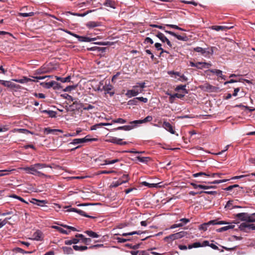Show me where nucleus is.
<instances>
[{"instance_id":"nucleus-1","label":"nucleus","mask_w":255,"mask_h":255,"mask_svg":"<svg viewBox=\"0 0 255 255\" xmlns=\"http://www.w3.org/2000/svg\"><path fill=\"white\" fill-rule=\"evenodd\" d=\"M45 167H50L52 168V166L50 165H48L45 163H37L31 165L29 167H24L22 169L28 174H31L40 177H48V176L38 170Z\"/></svg>"},{"instance_id":"nucleus-2","label":"nucleus","mask_w":255,"mask_h":255,"mask_svg":"<svg viewBox=\"0 0 255 255\" xmlns=\"http://www.w3.org/2000/svg\"><path fill=\"white\" fill-rule=\"evenodd\" d=\"M150 26L152 27H156L159 29L163 30L165 31V32L166 33H168V34H170L171 35L175 37L178 40L186 41L188 39V37H187V36L185 34H183V35L177 34L176 33H175L174 32H172L171 31H168V30H166L165 29V27L163 26L162 25H157V24H150Z\"/></svg>"},{"instance_id":"nucleus-3","label":"nucleus","mask_w":255,"mask_h":255,"mask_svg":"<svg viewBox=\"0 0 255 255\" xmlns=\"http://www.w3.org/2000/svg\"><path fill=\"white\" fill-rule=\"evenodd\" d=\"M186 235H187V233L186 232L181 231L165 237L164 238V241L167 242H172L174 240L181 239L185 236Z\"/></svg>"},{"instance_id":"nucleus-4","label":"nucleus","mask_w":255,"mask_h":255,"mask_svg":"<svg viewBox=\"0 0 255 255\" xmlns=\"http://www.w3.org/2000/svg\"><path fill=\"white\" fill-rule=\"evenodd\" d=\"M66 32L67 33H68L69 34L78 38V40L80 42H91V41H95V40H97V38L98 37H95V38H90L88 37L80 36V35H79L77 34H75L74 33H73L70 31L66 30Z\"/></svg>"},{"instance_id":"nucleus-5","label":"nucleus","mask_w":255,"mask_h":255,"mask_svg":"<svg viewBox=\"0 0 255 255\" xmlns=\"http://www.w3.org/2000/svg\"><path fill=\"white\" fill-rule=\"evenodd\" d=\"M226 223L224 221H218L217 220H214L209 221L207 223H204L202 225H201L199 227V229L200 230H203L204 231H205L207 230V227L209 225H222V224H226Z\"/></svg>"},{"instance_id":"nucleus-6","label":"nucleus","mask_w":255,"mask_h":255,"mask_svg":"<svg viewBox=\"0 0 255 255\" xmlns=\"http://www.w3.org/2000/svg\"><path fill=\"white\" fill-rule=\"evenodd\" d=\"M97 140V138H90V135H88L86 136L84 138H75L71 142H70V144H82L83 143H85L88 141H96Z\"/></svg>"},{"instance_id":"nucleus-7","label":"nucleus","mask_w":255,"mask_h":255,"mask_svg":"<svg viewBox=\"0 0 255 255\" xmlns=\"http://www.w3.org/2000/svg\"><path fill=\"white\" fill-rule=\"evenodd\" d=\"M193 50L195 52L200 53L203 56L206 57H209L210 55H212L213 53L212 48L210 50H207L205 48L200 47H196L194 48Z\"/></svg>"},{"instance_id":"nucleus-8","label":"nucleus","mask_w":255,"mask_h":255,"mask_svg":"<svg viewBox=\"0 0 255 255\" xmlns=\"http://www.w3.org/2000/svg\"><path fill=\"white\" fill-rule=\"evenodd\" d=\"M222 175V173H212L209 171H207L205 172H199L196 173H194L193 174V177H198L199 176H206V177H215V176H218L221 177V175Z\"/></svg>"},{"instance_id":"nucleus-9","label":"nucleus","mask_w":255,"mask_h":255,"mask_svg":"<svg viewBox=\"0 0 255 255\" xmlns=\"http://www.w3.org/2000/svg\"><path fill=\"white\" fill-rule=\"evenodd\" d=\"M0 83L5 87L11 89H19L21 88V86L19 85L13 83L9 81L0 80Z\"/></svg>"},{"instance_id":"nucleus-10","label":"nucleus","mask_w":255,"mask_h":255,"mask_svg":"<svg viewBox=\"0 0 255 255\" xmlns=\"http://www.w3.org/2000/svg\"><path fill=\"white\" fill-rule=\"evenodd\" d=\"M122 139L118 138L115 137H110L109 138L107 139L106 141L108 142H111L115 144H117L120 145H126L128 142L126 141H123Z\"/></svg>"},{"instance_id":"nucleus-11","label":"nucleus","mask_w":255,"mask_h":255,"mask_svg":"<svg viewBox=\"0 0 255 255\" xmlns=\"http://www.w3.org/2000/svg\"><path fill=\"white\" fill-rule=\"evenodd\" d=\"M67 211L68 212H76V213H77L78 214H79V215H81L82 216H84V217H87V218H91V219H94L95 218L94 216H90V215H87L83 210H80V209H76V208H71L67 210Z\"/></svg>"},{"instance_id":"nucleus-12","label":"nucleus","mask_w":255,"mask_h":255,"mask_svg":"<svg viewBox=\"0 0 255 255\" xmlns=\"http://www.w3.org/2000/svg\"><path fill=\"white\" fill-rule=\"evenodd\" d=\"M73 102V104L69 106V108H70L71 111H74L75 110H79L83 107V104L80 103L78 99H75V100Z\"/></svg>"},{"instance_id":"nucleus-13","label":"nucleus","mask_w":255,"mask_h":255,"mask_svg":"<svg viewBox=\"0 0 255 255\" xmlns=\"http://www.w3.org/2000/svg\"><path fill=\"white\" fill-rule=\"evenodd\" d=\"M43 238L44 236L42 232L39 230H37L33 233L32 238L31 239L36 241H41L43 240Z\"/></svg>"},{"instance_id":"nucleus-14","label":"nucleus","mask_w":255,"mask_h":255,"mask_svg":"<svg viewBox=\"0 0 255 255\" xmlns=\"http://www.w3.org/2000/svg\"><path fill=\"white\" fill-rule=\"evenodd\" d=\"M152 117L151 116H148L143 120H135L130 122V124H142L147 122H149L152 120Z\"/></svg>"},{"instance_id":"nucleus-15","label":"nucleus","mask_w":255,"mask_h":255,"mask_svg":"<svg viewBox=\"0 0 255 255\" xmlns=\"http://www.w3.org/2000/svg\"><path fill=\"white\" fill-rule=\"evenodd\" d=\"M203 89L204 91L208 92H216L217 88L213 86L208 83H206L203 86Z\"/></svg>"},{"instance_id":"nucleus-16","label":"nucleus","mask_w":255,"mask_h":255,"mask_svg":"<svg viewBox=\"0 0 255 255\" xmlns=\"http://www.w3.org/2000/svg\"><path fill=\"white\" fill-rule=\"evenodd\" d=\"M162 127L172 134H174L175 132V130L173 128V127L169 122L165 121L163 122Z\"/></svg>"},{"instance_id":"nucleus-17","label":"nucleus","mask_w":255,"mask_h":255,"mask_svg":"<svg viewBox=\"0 0 255 255\" xmlns=\"http://www.w3.org/2000/svg\"><path fill=\"white\" fill-rule=\"evenodd\" d=\"M249 214L247 213H241L235 215V217L242 221L248 222Z\"/></svg>"},{"instance_id":"nucleus-18","label":"nucleus","mask_w":255,"mask_h":255,"mask_svg":"<svg viewBox=\"0 0 255 255\" xmlns=\"http://www.w3.org/2000/svg\"><path fill=\"white\" fill-rule=\"evenodd\" d=\"M233 26L229 27L227 26H220V25H213L211 27V28L213 30L219 31H225L227 29L232 28Z\"/></svg>"},{"instance_id":"nucleus-19","label":"nucleus","mask_w":255,"mask_h":255,"mask_svg":"<svg viewBox=\"0 0 255 255\" xmlns=\"http://www.w3.org/2000/svg\"><path fill=\"white\" fill-rule=\"evenodd\" d=\"M142 91V90H140L139 91L135 89L129 90L127 91L126 95L128 97H134L137 96L139 93H141Z\"/></svg>"},{"instance_id":"nucleus-20","label":"nucleus","mask_w":255,"mask_h":255,"mask_svg":"<svg viewBox=\"0 0 255 255\" xmlns=\"http://www.w3.org/2000/svg\"><path fill=\"white\" fill-rule=\"evenodd\" d=\"M29 201L33 204H35L39 206H43L44 204L47 203V200H39L34 198H32Z\"/></svg>"},{"instance_id":"nucleus-21","label":"nucleus","mask_w":255,"mask_h":255,"mask_svg":"<svg viewBox=\"0 0 255 255\" xmlns=\"http://www.w3.org/2000/svg\"><path fill=\"white\" fill-rule=\"evenodd\" d=\"M196 67L198 69H202L203 68H208L211 66V64L206 62H197L196 63Z\"/></svg>"},{"instance_id":"nucleus-22","label":"nucleus","mask_w":255,"mask_h":255,"mask_svg":"<svg viewBox=\"0 0 255 255\" xmlns=\"http://www.w3.org/2000/svg\"><path fill=\"white\" fill-rule=\"evenodd\" d=\"M191 185L194 188L197 189L198 188L203 189H208L210 188H213L215 186H205L202 184H197L194 183H191Z\"/></svg>"},{"instance_id":"nucleus-23","label":"nucleus","mask_w":255,"mask_h":255,"mask_svg":"<svg viewBox=\"0 0 255 255\" xmlns=\"http://www.w3.org/2000/svg\"><path fill=\"white\" fill-rule=\"evenodd\" d=\"M103 4L106 6L110 7L112 8H116V3L115 1L112 0H105Z\"/></svg>"},{"instance_id":"nucleus-24","label":"nucleus","mask_w":255,"mask_h":255,"mask_svg":"<svg viewBox=\"0 0 255 255\" xmlns=\"http://www.w3.org/2000/svg\"><path fill=\"white\" fill-rule=\"evenodd\" d=\"M13 81H15L16 82L19 83H25L28 82H35L34 80L28 78L26 77H23L22 79H12Z\"/></svg>"},{"instance_id":"nucleus-25","label":"nucleus","mask_w":255,"mask_h":255,"mask_svg":"<svg viewBox=\"0 0 255 255\" xmlns=\"http://www.w3.org/2000/svg\"><path fill=\"white\" fill-rule=\"evenodd\" d=\"M86 25L88 28H93L100 26L101 23L99 22L91 21L88 22Z\"/></svg>"},{"instance_id":"nucleus-26","label":"nucleus","mask_w":255,"mask_h":255,"mask_svg":"<svg viewBox=\"0 0 255 255\" xmlns=\"http://www.w3.org/2000/svg\"><path fill=\"white\" fill-rule=\"evenodd\" d=\"M228 180V179H224V180H215L213 182H207L205 180H199V181H197V182L198 183H211V184H219V183H223V182H225L226 181H227Z\"/></svg>"},{"instance_id":"nucleus-27","label":"nucleus","mask_w":255,"mask_h":255,"mask_svg":"<svg viewBox=\"0 0 255 255\" xmlns=\"http://www.w3.org/2000/svg\"><path fill=\"white\" fill-rule=\"evenodd\" d=\"M75 237L77 238H81L82 240V243L84 244H87L88 243L90 242L91 241V239L85 238L84 236L82 234H76L75 235Z\"/></svg>"},{"instance_id":"nucleus-28","label":"nucleus","mask_w":255,"mask_h":255,"mask_svg":"<svg viewBox=\"0 0 255 255\" xmlns=\"http://www.w3.org/2000/svg\"><path fill=\"white\" fill-rule=\"evenodd\" d=\"M64 254L71 255L73 254V249L68 247H63L62 248Z\"/></svg>"},{"instance_id":"nucleus-29","label":"nucleus","mask_w":255,"mask_h":255,"mask_svg":"<svg viewBox=\"0 0 255 255\" xmlns=\"http://www.w3.org/2000/svg\"><path fill=\"white\" fill-rule=\"evenodd\" d=\"M40 112L47 114L49 117L54 118L56 117V112L51 110H40Z\"/></svg>"},{"instance_id":"nucleus-30","label":"nucleus","mask_w":255,"mask_h":255,"mask_svg":"<svg viewBox=\"0 0 255 255\" xmlns=\"http://www.w3.org/2000/svg\"><path fill=\"white\" fill-rule=\"evenodd\" d=\"M79 242V240L77 238H73L70 240L65 241L64 244L66 245H71L72 244H76Z\"/></svg>"},{"instance_id":"nucleus-31","label":"nucleus","mask_w":255,"mask_h":255,"mask_svg":"<svg viewBox=\"0 0 255 255\" xmlns=\"http://www.w3.org/2000/svg\"><path fill=\"white\" fill-rule=\"evenodd\" d=\"M248 223H243L240 225L239 226V229L241 231H243L246 233H249V231L248 230Z\"/></svg>"},{"instance_id":"nucleus-32","label":"nucleus","mask_w":255,"mask_h":255,"mask_svg":"<svg viewBox=\"0 0 255 255\" xmlns=\"http://www.w3.org/2000/svg\"><path fill=\"white\" fill-rule=\"evenodd\" d=\"M56 131L62 132V131L61 129H51L49 128H44V132L46 134H49L51 133H55Z\"/></svg>"},{"instance_id":"nucleus-33","label":"nucleus","mask_w":255,"mask_h":255,"mask_svg":"<svg viewBox=\"0 0 255 255\" xmlns=\"http://www.w3.org/2000/svg\"><path fill=\"white\" fill-rule=\"evenodd\" d=\"M85 233L86 234H87L89 237H91L92 238H95L99 237V235H98L96 233L91 230L86 231Z\"/></svg>"},{"instance_id":"nucleus-34","label":"nucleus","mask_w":255,"mask_h":255,"mask_svg":"<svg viewBox=\"0 0 255 255\" xmlns=\"http://www.w3.org/2000/svg\"><path fill=\"white\" fill-rule=\"evenodd\" d=\"M56 83V82L55 81H52L50 82L41 83V85H42L45 88H50L53 87V85Z\"/></svg>"},{"instance_id":"nucleus-35","label":"nucleus","mask_w":255,"mask_h":255,"mask_svg":"<svg viewBox=\"0 0 255 255\" xmlns=\"http://www.w3.org/2000/svg\"><path fill=\"white\" fill-rule=\"evenodd\" d=\"M73 249L77 251H83L88 249L87 246H78L77 245H74Z\"/></svg>"},{"instance_id":"nucleus-36","label":"nucleus","mask_w":255,"mask_h":255,"mask_svg":"<svg viewBox=\"0 0 255 255\" xmlns=\"http://www.w3.org/2000/svg\"><path fill=\"white\" fill-rule=\"evenodd\" d=\"M156 36L162 42H165L167 38L162 33L158 31Z\"/></svg>"},{"instance_id":"nucleus-37","label":"nucleus","mask_w":255,"mask_h":255,"mask_svg":"<svg viewBox=\"0 0 255 255\" xmlns=\"http://www.w3.org/2000/svg\"><path fill=\"white\" fill-rule=\"evenodd\" d=\"M142 233V232H141L140 231H134V232H129V233H125L121 234V235H122L123 236L126 237L128 236H131V235H133L135 234L140 235Z\"/></svg>"},{"instance_id":"nucleus-38","label":"nucleus","mask_w":255,"mask_h":255,"mask_svg":"<svg viewBox=\"0 0 255 255\" xmlns=\"http://www.w3.org/2000/svg\"><path fill=\"white\" fill-rule=\"evenodd\" d=\"M104 90L107 93L110 94L111 96H113L114 94V93L111 92L112 90V86L111 85H108L104 87Z\"/></svg>"},{"instance_id":"nucleus-39","label":"nucleus","mask_w":255,"mask_h":255,"mask_svg":"<svg viewBox=\"0 0 255 255\" xmlns=\"http://www.w3.org/2000/svg\"><path fill=\"white\" fill-rule=\"evenodd\" d=\"M136 158L139 162L142 163H147L150 160V158L149 157L137 156Z\"/></svg>"},{"instance_id":"nucleus-40","label":"nucleus","mask_w":255,"mask_h":255,"mask_svg":"<svg viewBox=\"0 0 255 255\" xmlns=\"http://www.w3.org/2000/svg\"><path fill=\"white\" fill-rule=\"evenodd\" d=\"M182 90L183 91H184V92L186 93V94H187L188 93V91L186 89V85H178L177 86L175 89V90L176 91H179V90Z\"/></svg>"},{"instance_id":"nucleus-41","label":"nucleus","mask_w":255,"mask_h":255,"mask_svg":"<svg viewBox=\"0 0 255 255\" xmlns=\"http://www.w3.org/2000/svg\"><path fill=\"white\" fill-rule=\"evenodd\" d=\"M120 161V159H115L112 160H110L109 159H106L104 160V163L103 164V165H108V164H114L115 163L118 162Z\"/></svg>"},{"instance_id":"nucleus-42","label":"nucleus","mask_w":255,"mask_h":255,"mask_svg":"<svg viewBox=\"0 0 255 255\" xmlns=\"http://www.w3.org/2000/svg\"><path fill=\"white\" fill-rule=\"evenodd\" d=\"M124 183V180L119 179L118 181L113 182L112 184L113 187H117Z\"/></svg>"},{"instance_id":"nucleus-43","label":"nucleus","mask_w":255,"mask_h":255,"mask_svg":"<svg viewBox=\"0 0 255 255\" xmlns=\"http://www.w3.org/2000/svg\"><path fill=\"white\" fill-rule=\"evenodd\" d=\"M210 71L212 73L215 74L218 77H220V76H222V71L220 70L214 69L210 70Z\"/></svg>"},{"instance_id":"nucleus-44","label":"nucleus","mask_w":255,"mask_h":255,"mask_svg":"<svg viewBox=\"0 0 255 255\" xmlns=\"http://www.w3.org/2000/svg\"><path fill=\"white\" fill-rule=\"evenodd\" d=\"M248 222H255V213L251 215L249 214L248 218Z\"/></svg>"},{"instance_id":"nucleus-45","label":"nucleus","mask_w":255,"mask_h":255,"mask_svg":"<svg viewBox=\"0 0 255 255\" xmlns=\"http://www.w3.org/2000/svg\"><path fill=\"white\" fill-rule=\"evenodd\" d=\"M235 188H239L241 189H243V187H240V186L238 184H234L233 185H231L225 189V190L226 191H231L233 189Z\"/></svg>"},{"instance_id":"nucleus-46","label":"nucleus","mask_w":255,"mask_h":255,"mask_svg":"<svg viewBox=\"0 0 255 255\" xmlns=\"http://www.w3.org/2000/svg\"><path fill=\"white\" fill-rule=\"evenodd\" d=\"M127 122L126 120L122 118H118L117 119L113 120L112 123H120L125 124Z\"/></svg>"},{"instance_id":"nucleus-47","label":"nucleus","mask_w":255,"mask_h":255,"mask_svg":"<svg viewBox=\"0 0 255 255\" xmlns=\"http://www.w3.org/2000/svg\"><path fill=\"white\" fill-rule=\"evenodd\" d=\"M94 108V107L91 105L90 104H83V107L82 108L85 111H89L90 110L93 109Z\"/></svg>"},{"instance_id":"nucleus-48","label":"nucleus","mask_w":255,"mask_h":255,"mask_svg":"<svg viewBox=\"0 0 255 255\" xmlns=\"http://www.w3.org/2000/svg\"><path fill=\"white\" fill-rule=\"evenodd\" d=\"M18 15L22 17L32 16L34 15V12H30L29 13H19Z\"/></svg>"},{"instance_id":"nucleus-49","label":"nucleus","mask_w":255,"mask_h":255,"mask_svg":"<svg viewBox=\"0 0 255 255\" xmlns=\"http://www.w3.org/2000/svg\"><path fill=\"white\" fill-rule=\"evenodd\" d=\"M138 100L137 98H134L133 99L129 100L128 102V104L129 105H136L137 104Z\"/></svg>"},{"instance_id":"nucleus-50","label":"nucleus","mask_w":255,"mask_h":255,"mask_svg":"<svg viewBox=\"0 0 255 255\" xmlns=\"http://www.w3.org/2000/svg\"><path fill=\"white\" fill-rule=\"evenodd\" d=\"M166 26H167V27H170V28H174V29H178V30H182V31H184L185 30L183 28H181L179 27L178 26H177L176 25L166 24Z\"/></svg>"},{"instance_id":"nucleus-51","label":"nucleus","mask_w":255,"mask_h":255,"mask_svg":"<svg viewBox=\"0 0 255 255\" xmlns=\"http://www.w3.org/2000/svg\"><path fill=\"white\" fill-rule=\"evenodd\" d=\"M131 125H128V126H123V130H130L134 128L135 127L134 125H133V124H130Z\"/></svg>"},{"instance_id":"nucleus-52","label":"nucleus","mask_w":255,"mask_h":255,"mask_svg":"<svg viewBox=\"0 0 255 255\" xmlns=\"http://www.w3.org/2000/svg\"><path fill=\"white\" fill-rule=\"evenodd\" d=\"M136 84H137V85L134 86L133 87V88L135 89V88L139 87L140 88L143 89L146 87L145 83L144 82H141V83L138 82V83H137Z\"/></svg>"},{"instance_id":"nucleus-53","label":"nucleus","mask_w":255,"mask_h":255,"mask_svg":"<svg viewBox=\"0 0 255 255\" xmlns=\"http://www.w3.org/2000/svg\"><path fill=\"white\" fill-rule=\"evenodd\" d=\"M116 240H117L118 242L121 243H125L127 241H130V239H124V238H120V237L117 238Z\"/></svg>"},{"instance_id":"nucleus-54","label":"nucleus","mask_w":255,"mask_h":255,"mask_svg":"<svg viewBox=\"0 0 255 255\" xmlns=\"http://www.w3.org/2000/svg\"><path fill=\"white\" fill-rule=\"evenodd\" d=\"M181 2L183 3H186V4H193L194 6H197L198 4V3L197 2H196L194 1H187V0H181Z\"/></svg>"},{"instance_id":"nucleus-55","label":"nucleus","mask_w":255,"mask_h":255,"mask_svg":"<svg viewBox=\"0 0 255 255\" xmlns=\"http://www.w3.org/2000/svg\"><path fill=\"white\" fill-rule=\"evenodd\" d=\"M34 96L40 99H44L45 98V95L43 93H34Z\"/></svg>"},{"instance_id":"nucleus-56","label":"nucleus","mask_w":255,"mask_h":255,"mask_svg":"<svg viewBox=\"0 0 255 255\" xmlns=\"http://www.w3.org/2000/svg\"><path fill=\"white\" fill-rule=\"evenodd\" d=\"M113 173H116V171L114 170H102L100 172L99 174H111Z\"/></svg>"},{"instance_id":"nucleus-57","label":"nucleus","mask_w":255,"mask_h":255,"mask_svg":"<svg viewBox=\"0 0 255 255\" xmlns=\"http://www.w3.org/2000/svg\"><path fill=\"white\" fill-rule=\"evenodd\" d=\"M168 74L170 75L171 77H173V75H175L176 76H178L180 77V76H181L180 73L179 72H174L173 71H170L168 72Z\"/></svg>"},{"instance_id":"nucleus-58","label":"nucleus","mask_w":255,"mask_h":255,"mask_svg":"<svg viewBox=\"0 0 255 255\" xmlns=\"http://www.w3.org/2000/svg\"><path fill=\"white\" fill-rule=\"evenodd\" d=\"M61 226L65 228L70 229L73 231H77V230L75 227H73L72 226H68L66 225H61Z\"/></svg>"},{"instance_id":"nucleus-59","label":"nucleus","mask_w":255,"mask_h":255,"mask_svg":"<svg viewBox=\"0 0 255 255\" xmlns=\"http://www.w3.org/2000/svg\"><path fill=\"white\" fill-rule=\"evenodd\" d=\"M182 226H183V224L182 223L174 224L172 225V226H171V227H170V229H173L178 228V227H181Z\"/></svg>"},{"instance_id":"nucleus-60","label":"nucleus","mask_w":255,"mask_h":255,"mask_svg":"<svg viewBox=\"0 0 255 255\" xmlns=\"http://www.w3.org/2000/svg\"><path fill=\"white\" fill-rule=\"evenodd\" d=\"M71 79V77L70 76H67V77L63 78L62 79H60V81L62 83H65L70 82Z\"/></svg>"},{"instance_id":"nucleus-61","label":"nucleus","mask_w":255,"mask_h":255,"mask_svg":"<svg viewBox=\"0 0 255 255\" xmlns=\"http://www.w3.org/2000/svg\"><path fill=\"white\" fill-rule=\"evenodd\" d=\"M76 88L75 86H69L66 87V88L64 89V91L65 92H70L71 90L74 89Z\"/></svg>"},{"instance_id":"nucleus-62","label":"nucleus","mask_w":255,"mask_h":255,"mask_svg":"<svg viewBox=\"0 0 255 255\" xmlns=\"http://www.w3.org/2000/svg\"><path fill=\"white\" fill-rule=\"evenodd\" d=\"M144 43H150L151 44H153V41L152 40V39H151L150 37H146L144 39Z\"/></svg>"},{"instance_id":"nucleus-63","label":"nucleus","mask_w":255,"mask_h":255,"mask_svg":"<svg viewBox=\"0 0 255 255\" xmlns=\"http://www.w3.org/2000/svg\"><path fill=\"white\" fill-rule=\"evenodd\" d=\"M180 221L181 222V223L183 224V226L190 222V220L186 218H182L180 220Z\"/></svg>"},{"instance_id":"nucleus-64","label":"nucleus","mask_w":255,"mask_h":255,"mask_svg":"<svg viewBox=\"0 0 255 255\" xmlns=\"http://www.w3.org/2000/svg\"><path fill=\"white\" fill-rule=\"evenodd\" d=\"M251 230H255V224L248 223V230L250 231Z\"/></svg>"}]
</instances>
